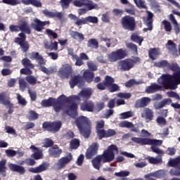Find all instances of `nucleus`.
I'll return each instance as SVG.
<instances>
[{"label":"nucleus","instance_id":"7","mask_svg":"<svg viewBox=\"0 0 180 180\" xmlns=\"http://www.w3.org/2000/svg\"><path fill=\"white\" fill-rule=\"evenodd\" d=\"M126 51L120 49L108 54V59L110 63H116L119 60H123L126 57Z\"/></svg>","mask_w":180,"mask_h":180},{"label":"nucleus","instance_id":"50","mask_svg":"<svg viewBox=\"0 0 180 180\" xmlns=\"http://www.w3.org/2000/svg\"><path fill=\"white\" fill-rule=\"evenodd\" d=\"M156 122L159 126L161 127H164V126H167V120L163 117H158Z\"/></svg>","mask_w":180,"mask_h":180},{"label":"nucleus","instance_id":"26","mask_svg":"<svg viewBox=\"0 0 180 180\" xmlns=\"http://www.w3.org/2000/svg\"><path fill=\"white\" fill-rule=\"evenodd\" d=\"M161 89V86L157 84H152L150 86L146 87V94H154V92H157V91H160Z\"/></svg>","mask_w":180,"mask_h":180},{"label":"nucleus","instance_id":"24","mask_svg":"<svg viewBox=\"0 0 180 180\" xmlns=\"http://www.w3.org/2000/svg\"><path fill=\"white\" fill-rule=\"evenodd\" d=\"M167 49L170 51L173 56H178V50L176 49V44L172 41H168L166 44Z\"/></svg>","mask_w":180,"mask_h":180},{"label":"nucleus","instance_id":"59","mask_svg":"<svg viewBox=\"0 0 180 180\" xmlns=\"http://www.w3.org/2000/svg\"><path fill=\"white\" fill-rule=\"evenodd\" d=\"M19 86L20 91L23 92L25 89H26V86H27V83L25 82V79H19Z\"/></svg>","mask_w":180,"mask_h":180},{"label":"nucleus","instance_id":"22","mask_svg":"<svg viewBox=\"0 0 180 180\" xmlns=\"http://www.w3.org/2000/svg\"><path fill=\"white\" fill-rule=\"evenodd\" d=\"M101 41H104L108 48L109 47H115L116 44H117V40L113 38H108V37H101Z\"/></svg>","mask_w":180,"mask_h":180},{"label":"nucleus","instance_id":"17","mask_svg":"<svg viewBox=\"0 0 180 180\" xmlns=\"http://www.w3.org/2000/svg\"><path fill=\"white\" fill-rule=\"evenodd\" d=\"M150 101H151V99H150V98H148V97H143L142 98L138 99L135 102L134 107L136 109H139L140 108H146V106H147V105H148V103H150Z\"/></svg>","mask_w":180,"mask_h":180},{"label":"nucleus","instance_id":"40","mask_svg":"<svg viewBox=\"0 0 180 180\" xmlns=\"http://www.w3.org/2000/svg\"><path fill=\"white\" fill-rule=\"evenodd\" d=\"M131 39L133 40V41H135V43H139V46H141V43H143V41L144 40L143 37L136 34H132L131 36Z\"/></svg>","mask_w":180,"mask_h":180},{"label":"nucleus","instance_id":"45","mask_svg":"<svg viewBox=\"0 0 180 180\" xmlns=\"http://www.w3.org/2000/svg\"><path fill=\"white\" fill-rule=\"evenodd\" d=\"M86 0H74L72 4L77 8H84Z\"/></svg>","mask_w":180,"mask_h":180},{"label":"nucleus","instance_id":"49","mask_svg":"<svg viewBox=\"0 0 180 180\" xmlns=\"http://www.w3.org/2000/svg\"><path fill=\"white\" fill-rule=\"evenodd\" d=\"M104 82H105V84L106 85V86L108 88H109L110 86V85H112L113 84V82H115V79H113L110 76H105Z\"/></svg>","mask_w":180,"mask_h":180},{"label":"nucleus","instance_id":"37","mask_svg":"<svg viewBox=\"0 0 180 180\" xmlns=\"http://www.w3.org/2000/svg\"><path fill=\"white\" fill-rule=\"evenodd\" d=\"M160 56V51L157 49H152L149 51V57L151 60H155Z\"/></svg>","mask_w":180,"mask_h":180},{"label":"nucleus","instance_id":"13","mask_svg":"<svg viewBox=\"0 0 180 180\" xmlns=\"http://www.w3.org/2000/svg\"><path fill=\"white\" fill-rule=\"evenodd\" d=\"M71 72H72L71 65L65 64L59 69L58 75L60 78H65V77H68V75L71 74Z\"/></svg>","mask_w":180,"mask_h":180},{"label":"nucleus","instance_id":"5","mask_svg":"<svg viewBox=\"0 0 180 180\" xmlns=\"http://www.w3.org/2000/svg\"><path fill=\"white\" fill-rule=\"evenodd\" d=\"M140 58L135 57L133 59H125L118 62L117 69L120 71H130L133 67H134L135 63H139Z\"/></svg>","mask_w":180,"mask_h":180},{"label":"nucleus","instance_id":"3","mask_svg":"<svg viewBox=\"0 0 180 180\" xmlns=\"http://www.w3.org/2000/svg\"><path fill=\"white\" fill-rule=\"evenodd\" d=\"M118 149L116 145L108 146V149L104 151L103 154L100 155L101 162H112L115 160V154H117Z\"/></svg>","mask_w":180,"mask_h":180},{"label":"nucleus","instance_id":"47","mask_svg":"<svg viewBox=\"0 0 180 180\" xmlns=\"http://www.w3.org/2000/svg\"><path fill=\"white\" fill-rule=\"evenodd\" d=\"M148 146H152L150 147L153 153H155V154H163L164 151L161 149H160L157 146H161V145H153V144H148Z\"/></svg>","mask_w":180,"mask_h":180},{"label":"nucleus","instance_id":"35","mask_svg":"<svg viewBox=\"0 0 180 180\" xmlns=\"http://www.w3.org/2000/svg\"><path fill=\"white\" fill-rule=\"evenodd\" d=\"M84 77L87 82H92L94 81V72L86 70L84 72Z\"/></svg>","mask_w":180,"mask_h":180},{"label":"nucleus","instance_id":"58","mask_svg":"<svg viewBox=\"0 0 180 180\" xmlns=\"http://www.w3.org/2000/svg\"><path fill=\"white\" fill-rule=\"evenodd\" d=\"M127 49L131 50L134 54H137V46L133 43H127Z\"/></svg>","mask_w":180,"mask_h":180},{"label":"nucleus","instance_id":"6","mask_svg":"<svg viewBox=\"0 0 180 180\" xmlns=\"http://www.w3.org/2000/svg\"><path fill=\"white\" fill-rule=\"evenodd\" d=\"M132 141L139 144L140 146H148V144H153L155 146H161L162 144V141L157 139H151L148 138H137L132 137Z\"/></svg>","mask_w":180,"mask_h":180},{"label":"nucleus","instance_id":"63","mask_svg":"<svg viewBox=\"0 0 180 180\" xmlns=\"http://www.w3.org/2000/svg\"><path fill=\"white\" fill-rule=\"evenodd\" d=\"M171 175H174L175 176H180V166L176 168L172 169L170 170Z\"/></svg>","mask_w":180,"mask_h":180},{"label":"nucleus","instance_id":"42","mask_svg":"<svg viewBox=\"0 0 180 180\" xmlns=\"http://www.w3.org/2000/svg\"><path fill=\"white\" fill-rule=\"evenodd\" d=\"M3 4H6V5H11L15 6L16 5L20 4V0H2Z\"/></svg>","mask_w":180,"mask_h":180},{"label":"nucleus","instance_id":"60","mask_svg":"<svg viewBox=\"0 0 180 180\" xmlns=\"http://www.w3.org/2000/svg\"><path fill=\"white\" fill-rule=\"evenodd\" d=\"M167 96L169 98H174V99H176L177 101H180V96L179 94L174 91H169L167 93Z\"/></svg>","mask_w":180,"mask_h":180},{"label":"nucleus","instance_id":"25","mask_svg":"<svg viewBox=\"0 0 180 180\" xmlns=\"http://www.w3.org/2000/svg\"><path fill=\"white\" fill-rule=\"evenodd\" d=\"M19 26L20 32H24L25 33H27V34H30V27H29L27 22L21 20L19 22Z\"/></svg>","mask_w":180,"mask_h":180},{"label":"nucleus","instance_id":"12","mask_svg":"<svg viewBox=\"0 0 180 180\" xmlns=\"http://www.w3.org/2000/svg\"><path fill=\"white\" fill-rule=\"evenodd\" d=\"M141 116L146 120V123H148L154 119V112L149 108H146L141 111Z\"/></svg>","mask_w":180,"mask_h":180},{"label":"nucleus","instance_id":"33","mask_svg":"<svg viewBox=\"0 0 180 180\" xmlns=\"http://www.w3.org/2000/svg\"><path fill=\"white\" fill-rule=\"evenodd\" d=\"M49 153L51 157L56 158V157H58L60 154H61L62 150L61 149H59L58 147H55V148H49Z\"/></svg>","mask_w":180,"mask_h":180},{"label":"nucleus","instance_id":"53","mask_svg":"<svg viewBox=\"0 0 180 180\" xmlns=\"http://www.w3.org/2000/svg\"><path fill=\"white\" fill-rule=\"evenodd\" d=\"M58 102H60V103H63V102H75V101H72V100H71V98H67V96H65V95L63 94L61 96H60L58 98Z\"/></svg>","mask_w":180,"mask_h":180},{"label":"nucleus","instance_id":"4","mask_svg":"<svg viewBox=\"0 0 180 180\" xmlns=\"http://www.w3.org/2000/svg\"><path fill=\"white\" fill-rule=\"evenodd\" d=\"M94 90L91 88L83 89L77 96H71L70 99L73 102H81V101H88L92 96Z\"/></svg>","mask_w":180,"mask_h":180},{"label":"nucleus","instance_id":"29","mask_svg":"<svg viewBox=\"0 0 180 180\" xmlns=\"http://www.w3.org/2000/svg\"><path fill=\"white\" fill-rule=\"evenodd\" d=\"M84 8L86 11H92V9H98V4L90 0H86Z\"/></svg>","mask_w":180,"mask_h":180},{"label":"nucleus","instance_id":"36","mask_svg":"<svg viewBox=\"0 0 180 180\" xmlns=\"http://www.w3.org/2000/svg\"><path fill=\"white\" fill-rule=\"evenodd\" d=\"M54 102H56V98H50L47 100H43L41 102V105L44 106V108H49V106H53Z\"/></svg>","mask_w":180,"mask_h":180},{"label":"nucleus","instance_id":"30","mask_svg":"<svg viewBox=\"0 0 180 180\" xmlns=\"http://www.w3.org/2000/svg\"><path fill=\"white\" fill-rule=\"evenodd\" d=\"M101 162H102V158L101 155H98L92 160V165L96 169L99 170L101 169Z\"/></svg>","mask_w":180,"mask_h":180},{"label":"nucleus","instance_id":"44","mask_svg":"<svg viewBox=\"0 0 180 180\" xmlns=\"http://www.w3.org/2000/svg\"><path fill=\"white\" fill-rule=\"evenodd\" d=\"M129 117H133V112L131 111L122 112L120 115V119L121 120L129 119Z\"/></svg>","mask_w":180,"mask_h":180},{"label":"nucleus","instance_id":"39","mask_svg":"<svg viewBox=\"0 0 180 180\" xmlns=\"http://www.w3.org/2000/svg\"><path fill=\"white\" fill-rule=\"evenodd\" d=\"M21 63L26 68H34V65L27 58L22 59Z\"/></svg>","mask_w":180,"mask_h":180},{"label":"nucleus","instance_id":"23","mask_svg":"<svg viewBox=\"0 0 180 180\" xmlns=\"http://www.w3.org/2000/svg\"><path fill=\"white\" fill-rule=\"evenodd\" d=\"M49 168V165L47 164L43 163L42 165L37 167H31L29 169L30 172H32L33 174H40V172H43V171H46Z\"/></svg>","mask_w":180,"mask_h":180},{"label":"nucleus","instance_id":"9","mask_svg":"<svg viewBox=\"0 0 180 180\" xmlns=\"http://www.w3.org/2000/svg\"><path fill=\"white\" fill-rule=\"evenodd\" d=\"M77 109H78V105L70 102L63 108V112L67 113L70 117H76V116H78Z\"/></svg>","mask_w":180,"mask_h":180},{"label":"nucleus","instance_id":"52","mask_svg":"<svg viewBox=\"0 0 180 180\" xmlns=\"http://www.w3.org/2000/svg\"><path fill=\"white\" fill-rule=\"evenodd\" d=\"M17 101L19 103V105H21L22 106H26L27 101H26V99L20 96V94H17Z\"/></svg>","mask_w":180,"mask_h":180},{"label":"nucleus","instance_id":"51","mask_svg":"<svg viewBox=\"0 0 180 180\" xmlns=\"http://www.w3.org/2000/svg\"><path fill=\"white\" fill-rule=\"evenodd\" d=\"M120 127H126L127 129H131L132 127H134V124L128 121H123L121 123H120Z\"/></svg>","mask_w":180,"mask_h":180},{"label":"nucleus","instance_id":"1","mask_svg":"<svg viewBox=\"0 0 180 180\" xmlns=\"http://www.w3.org/2000/svg\"><path fill=\"white\" fill-rule=\"evenodd\" d=\"M157 67H164L169 68L172 71L176 72L172 75L163 74L158 79V84L163 85L167 89L175 91L180 84V68L176 63H169L167 60H162L156 64Z\"/></svg>","mask_w":180,"mask_h":180},{"label":"nucleus","instance_id":"54","mask_svg":"<svg viewBox=\"0 0 180 180\" xmlns=\"http://www.w3.org/2000/svg\"><path fill=\"white\" fill-rule=\"evenodd\" d=\"M79 147V140L75 139L70 141V148L75 150Z\"/></svg>","mask_w":180,"mask_h":180},{"label":"nucleus","instance_id":"56","mask_svg":"<svg viewBox=\"0 0 180 180\" xmlns=\"http://www.w3.org/2000/svg\"><path fill=\"white\" fill-rule=\"evenodd\" d=\"M39 117V114L35 111L31 110L29 112L28 119L29 120H36Z\"/></svg>","mask_w":180,"mask_h":180},{"label":"nucleus","instance_id":"15","mask_svg":"<svg viewBox=\"0 0 180 180\" xmlns=\"http://www.w3.org/2000/svg\"><path fill=\"white\" fill-rule=\"evenodd\" d=\"M94 108L95 104H94L92 101L84 100V101L80 105V109L84 112H94Z\"/></svg>","mask_w":180,"mask_h":180},{"label":"nucleus","instance_id":"19","mask_svg":"<svg viewBox=\"0 0 180 180\" xmlns=\"http://www.w3.org/2000/svg\"><path fill=\"white\" fill-rule=\"evenodd\" d=\"M30 148L32 150V153H34V154L31 155L32 158H34V160H41V158H43L41 149L37 148L33 145H32Z\"/></svg>","mask_w":180,"mask_h":180},{"label":"nucleus","instance_id":"11","mask_svg":"<svg viewBox=\"0 0 180 180\" xmlns=\"http://www.w3.org/2000/svg\"><path fill=\"white\" fill-rule=\"evenodd\" d=\"M43 128L46 129L48 131H51V133H56L61 129V122H44Z\"/></svg>","mask_w":180,"mask_h":180},{"label":"nucleus","instance_id":"64","mask_svg":"<svg viewBox=\"0 0 180 180\" xmlns=\"http://www.w3.org/2000/svg\"><path fill=\"white\" fill-rule=\"evenodd\" d=\"M22 51H27L29 50V43L26 41H23L22 43H20V45Z\"/></svg>","mask_w":180,"mask_h":180},{"label":"nucleus","instance_id":"46","mask_svg":"<svg viewBox=\"0 0 180 180\" xmlns=\"http://www.w3.org/2000/svg\"><path fill=\"white\" fill-rule=\"evenodd\" d=\"M134 4L138 8H142L143 9H147V6H146V1L144 0H134Z\"/></svg>","mask_w":180,"mask_h":180},{"label":"nucleus","instance_id":"31","mask_svg":"<svg viewBox=\"0 0 180 180\" xmlns=\"http://www.w3.org/2000/svg\"><path fill=\"white\" fill-rule=\"evenodd\" d=\"M53 106L55 112H60V110H64V108H65L66 105L55 99Z\"/></svg>","mask_w":180,"mask_h":180},{"label":"nucleus","instance_id":"28","mask_svg":"<svg viewBox=\"0 0 180 180\" xmlns=\"http://www.w3.org/2000/svg\"><path fill=\"white\" fill-rule=\"evenodd\" d=\"M87 47L89 49H95L96 50L97 49H99V42L98 41V39H90L87 41Z\"/></svg>","mask_w":180,"mask_h":180},{"label":"nucleus","instance_id":"61","mask_svg":"<svg viewBox=\"0 0 180 180\" xmlns=\"http://www.w3.org/2000/svg\"><path fill=\"white\" fill-rule=\"evenodd\" d=\"M89 22L90 23L96 24L98 22V18L96 16H88L86 17V22Z\"/></svg>","mask_w":180,"mask_h":180},{"label":"nucleus","instance_id":"18","mask_svg":"<svg viewBox=\"0 0 180 180\" xmlns=\"http://www.w3.org/2000/svg\"><path fill=\"white\" fill-rule=\"evenodd\" d=\"M98 153V143H93L88 149L86 153V157L89 160L93 158Z\"/></svg>","mask_w":180,"mask_h":180},{"label":"nucleus","instance_id":"41","mask_svg":"<svg viewBox=\"0 0 180 180\" xmlns=\"http://www.w3.org/2000/svg\"><path fill=\"white\" fill-rule=\"evenodd\" d=\"M150 175L152 176H154L155 178H162L163 176H165V170H158L153 173H150Z\"/></svg>","mask_w":180,"mask_h":180},{"label":"nucleus","instance_id":"27","mask_svg":"<svg viewBox=\"0 0 180 180\" xmlns=\"http://www.w3.org/2000/svg\"><path fill=\"white\" fill-rule=\"evenodd\" d=\"M70 36L71 37H72V39L77 40V41H84V40H85V37H84V34L78 32L71 31Z\"/></svg>","mask_w":180,"mask_h":180},{"label":"nucleus","instance_id":"16","mask_svg":"<svg viewBox=\"0 0 180 180\" xmlns=\"http://www.w3.org/2000/svg\"><path fill=\"white\" fill-rule=\"evenodd\" d=\"M46 25H47V22H41L40 20L34 18L33 20V22L31 24V26L37 32H40L41 30H43V27H44Z\"/></svg>","mask_w":180,"mask_h":180},{"label":"nucleus","instance_id":"10","mask_svg":"<svg viewBox=\"0 0 180 180\" xmlns=\"http://www.w3.org/2000/svg\"><path fill=\"white\" fill-rule=\"evenodd\" d=\"M72 160V154L68 153L66 157L61 158L55 164V169H63Z\"/></svg>","mask_w":180,"mask_h":180},{"label":"nucleus","instance_id":"20","mask_svg":"<svg viewBox=\"0 0 180 180\" xmlns=\"http://www.w3.org/2000/svg\"><path fill=\"white\" fill-rule=\"evenodd\" d=\"M70 87L74 88L78 84L79 88L84 86V82H82V78L79 76H75L69 82Z\"/></svg>","mask_w":180,"mask_h":180},{"label":"nucleus","instance_id":"48","mask_svg":"<svg viewBox=\"0 0 180 180\" xmlns=\"http://www.w3.org/2000/svg\"><path fill=\"white\" fill-rule=\"evenodd\" d=\"M180 163V157H178L175 159H172L169 161L168 165L169 167H177Z\"/></svg>","mask_w":180,"mask_h":180},{"label":"nucleus","instance_id":"62","mask_svg":"<svg viewBox=\"0 0 180 180\" xmlns=\"http://www.w3.org/2000/svg\"><path fill=\"white\" fill-rule=\"evenodd\" d=\"M162 24L165 26V30L166 32H171L172 30V27L171 26V22L167 20H163Z\"/></svg>","mask_w":180,"mask_h":180},{"label":"nucleus","instance_id":"43","mask_svg":"<svg viewBox=\"0 0 180 180\" xmlns=\"http://www.w3.org/2000/svg\"><path fill=\"white\" fill-rule=\"evenodd\" d=\"M25 79L28 84H30V85H36V83L37 82V79L33 75L27 76Z\"/></svg>","mask_w":180,"mask_h":180},{"label":"nucleus","instance_id":"57","mask_svg":"<svg viewBox=\"0 0 180 180\" xmlns=\"http://www.w3.org/2000/svg\"><path fill=\"white\" fill-rule=\"evenodd\" d=\"M71 2H72V0H60V5L63 9H68Z\"/></svg>","mask_w":180,"mask_h":180},{"label":"nucleus","instance_id":"38","mask_svg":"<svg viewBox=\"0 0 180 180\" xmlns=\"http://www.w3.org/2000/svg\"><path fill=\"white\" fill-rule=\"evenodd\" d=\"M147 160L150 162V164H155V165L160 164V162L162 161V159H161L160 157L153 158V157L148 156L147 158Z\"/></svg>","mask_w":180,"mask_h":180},{"label":"nucleus","instance_id":"55","mask_svg":"<svg viewBox=\"0 0 180 180\" xmlns=\"http://www.w3.org/2000/svg\"><path fill=\"white\" fill-rule=\"evenodd\" d=\"M19 37L21 38H19V37L15 38V41L16 43H18V44H20V43H23V41L26 40V35H25L23 32H21L19 34Z\"/></svg>","mask_w":180,"mask_h":180},{"label":"nucleus","instance_id":"14","mask_svg":"<svg viewBox=\"0 0 180 180\" xmlns=\"http://www.w3.org/2000/svg\"><path fill=\"white\" fill-rule=\"evenodd\" d=\"M147 18H143V22L145 25L148 27L143 29V32H147V30H153V18H154V14L151 11H147Z\"/></svg>","mask_w":180,"mask_h":180},{"label":"nucleus","instance_id":"2","mask_svg":"<svg viewBox=\"0 0 180 180\" xmlns=\"http://www.w3.org/2000/svg\"><path fill=\"white\" fill-rule=\"evenodd\" d=\"M76 124L80 131L81 134L88 139L91 134V121L88 117L80 116L76 120Z\"/></svg>","mask_w":180,"mask_h":180},{"label":"nucleus","instance_id":"8","mask_svg":"<svg viewBox=\"0 0 180 180\" xmlns=\"http://www.w3.org/2000/svg\"><path fill=\"white\" fill-rule=\"evenodd\" d=\"M122 27L127 30H134L136 26V20L134 18L130 15H126L122 18Z\"/></svg>","mask_w":180,"mask_h":180},{"label":"nucleus","instance_id":"21","mask_svg":"<svg viewBox=\"0 0 180 180\" xmlns=\"http://www.w3.org/2000/svg\"><path fill=\"white\" fill-rule=\"evenodd\" d=\"M8 168L11 169V171L18 172V174H20V175H23V174L26 172V170L23 166H20L15 164H8Z\"/></svg>","mask_w":180,"mask_h":180},{"label":"nucleus","instance_id":"32","mask_svg":"<svg viewBox=\"0 0 180 180\" xmlns=\"http://www.w3.org/2000/svg\"><path fill=\"white\" fill-rule=\"evenodd\" d=\"M6 160L2 159L0 161V174L2 176H6Z\"/></svg>","mask_w":180,"mask_h":180},{"label":"nucleus","instance_id":"34","mask_svg":"<svg viewBox=\"0 0 180 180\" xmlns=\"http://www.w3.org/2000/svg\"><path fill=\"white\" fill-rule=\"evenodd\" d=\"M169 20L172 22V23H173L174 26V30H175L176 34H178V33H179L180 32L179 25H178V22L175 19V17L174 16V15L170 14Z\"/></svg>","mask_w":180,"mask_h":180}]
</instances>
